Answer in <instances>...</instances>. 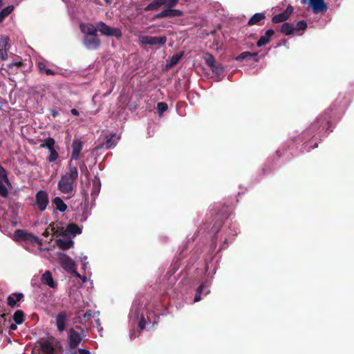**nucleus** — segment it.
I'll use <instances>...</instances> for the list:
<instances>
[{
  "label": "nucleus",
  "instance_id": "1",
  "mask_svg": "<svg viewBox=\"0 0 354 354\" xmlns=\"http://www.w3.org/2000/svg\"><path fill=\"white\" fill-rule=\"evenodd\" d=\"M179 0H153L144 8L145 12L156 11L162 6H165V8L160 12L153 16V19H162L165 17H181L183 12L180 10L173 9L178 3Z\"/></svg>",
  "mask_w": 354,
  "mask_h": 354
},
{
  "label": "nucleus",
  "instance_id": "2",
  "mask_svg": "<svg viewBox=\"0 0 354 354\" xmlns=\"http://www.w3.org/2000/svg\"><path fill=\"white\" fill-rule=\"evenodd\" d=\"M78 177L77 167L71 162H68V172L62 175L58 182L57 188L63 194H71L76 188V180Z\"/></svg>",
  "mask_w": 354,
  "mask_h": 354
},
{
  "label": "nucleus",
  "instance_id": "3",
  "mask_svg": "<svg viewBox=\"0 0 354 354\" xmlns=\"http://www.w3.org/2000/svg\"><path fill=\"white\" fill-rule=\"evenodd\" d=\"M59 263L61 267L66 272L75 274L76 277H80V274L77 272V266L75 262L67 254L61 253L59 254Z\"/></svg>",
  "mask_w": 354,
  "mask_h": 354
},
{
  "label": "nucleus",
  "instance_id": "4",
  "mask_svg": "<svg viewBox=\"0 0 354 354\" xmlns=\"http://www.w3.org/2000/svg\"><path fill=\"white\" fill-rule=\"evenodd\" d=\"M230 207L227 205H223L221 210L216 213V221L214 222L212 230L215 233H218L221 230L223 220L228 218L230 214Z\"/></svg>",
  "mask_w": 354,
  "mask_h": 354
},
{
  "label": "nucleus",
  "instance_id": "5",
  "mask_svg": "<svg viewBox=\"0 0 354 354\" xmlns=\"http://www.w3.org/2000/svg\"><path fill=\"white\" fill-rule=\"evenodd\" d=\"M97 29L102 35L115 37L116 39H120L122 35L120 29L110 27L103 21L97 22Z\"/></svg>",
  "mask_w": 354,
  "mask_h": 354
},
{
  "label": "nucleus",
  "instance_id": "6",
  "mask_svg": "<svg viewBox=\"0 0 354 354\" xmlns=\"http://www.w3.org/2000/svg\"><path fill=\"white\" fill-rule=\"evenodd\" d=\"M15 240L16 241H28L31 243H39V239L33 235L31 233H29L24 230H17L14 233Z\"/></svg>",
  "mask_w": 354,
  "mask_h": 354
},
{
  "label": "nucleus",
  "instance_id": "7",
  "mask_svg": "<svg viewBox=\"0 0 354 354\" xmlns=\"http://www.w3.org/2000/svg\"><path fill=\"white\" fill-rule=\"evenodd\" d=\"M71 313L66 310L60 311L55 317V324L59 332H63L66 328V324L68 322Z\"/></svg>",
  "mask_w": 354,
  "mask_h": 354
},
{
  "label": "nucleus",
  "instance_id": "8",
  "mask_svg": "<svg viewBox=\"0 0 354 354\" xmlns=\"http://www.w3.org/2000/svg\"><path fill=\"white\" fill-rule=\"evenodd\" d=\"M82 43L87 49L94 50L99 48L101 41L97 34H96L93 35H84Z\"/></svg>",
  "mask_w": 354,
  "mask_h": 354
},
{
  "label": "nucleus",
  "instance_id": "9",
  "mask_svg": "<svg viewBox=\"0 0 354 354\" xmlns=\"http://www.w3.org/2000/svg\"><path fill=\"white\" fill-rule=\"evenodd\" d=\"M140 41L142 44L150 46H163L167 41V37H152V36H142L140 37Z\"/></svg>",
  "mask_w": 354,
  "mask_h": 354
},
{
  "label": "nucleus",
  "instance_id": "10",
  "mask_svg": "<svg viewBox=\"0 0 354 354\" xmlns=\"http://www.w3.org/2000/svg\"><path fill=\"white\" fill-rule=\"evenodd\" d=\"M48 203L49 198L46 192L40 190L37 192L35 196V204L41 212L46 209Z\"/></svg>",
  "mask_w": 354,
  "mask_h": 354
},
{
  "label": "nucleus",
  "instance_id": "11",
  "mask_svg": "<svg viewBox=\"0 0 354 354\" xmlns=\"http://www.w3.org/2000/svg\"><path fill=\"white\" fill-rule=\"evenodd\" d=\"M72 153L69 162L72 163L73 160H77L80 157V153L83 148V142L78 139H74L71 145Z\"/></svg>",
  "mask_w": 354,
  "mask_h": 354
},
{
  "label": "nucleus",
  "instance_id": "12",
  "mask_svg": "<svg viewBox=\"0 0 354 354\" xmlns=\"http://www.w3.org/2000/svg\"><path fill=\"white\" fill-rule=\"evenodd\" d=\"M308 2L315 14L324 13L327 10V6L324 0H308Z\"/></svg>",
  "mask_w": 354,
  "mask_h": 354
},
{
  "label": "nucleus",
  "instance_id": "13",
  "mask_svg": "<svg viewBox=\"0 0 354 354\" xmlns=\"http://www.w3.org/2000/svg\"><path fill=\"white\" fill-rule=\"evenodd\" d=\"M293 12L292 6H288L286 9L281 13L273 16L272 21L274 24H278L286 21Z\"/></svg>",
  "mask_w": 354,
  "mask_h": 354
},
{
  "label": "nucleus",
  "instance_id": "14",
  "mask_svg": "<svg viewBox=\"0 0 354 354\" xmlns=\"http://www.w3.org/2000/svg\"><path fill=\"white\" fill-rule=\"evenodd\" d=\"M68 339L69 346L71 348H75L82 340L80 334L73 328H70L68 330Z\"/></svg>",
  "mask_w": 354,
  "mask_h": 354
},
{
  "label": "nucleus",
  "instance_id": "15",
  "mask_svg": "<svg viewBox=\"0 0 354 354\" xmlns=\"http://www.w3.org/2000/svg\"><path fill=\"white\" fill-rule=\"evenodd\" d=\"M80 28L84 35H93L97 34V23L94 26L93 24L90 23H82L80 25Z\"/></svg>",
  "mask_w": 354,
  "mask_h": 354
},
{
  "label": "nucleus",
  "instance_id": "16",
  "mask_svg": "<svg viewBox=\"0 0 354 354\" xmlns=\"http://www.w3.org/2000/svg\"><path fill=\"white\" fill-rule=\"evenodd\" d=\"M24 297L23 293L14 292L7 297V304L11 308L19 307L18 302L21 301Z\"/></svg>",
  "mask_w": 354,
  "mask_h": 354
},
{
  "label": "nucleus",
  "instance_id": "17",
  "mask_svg": "<svg viewBox=\"0 0 354 354\" xmlns=\"http://www.w3.org/2000/svg\"><path fill=\"white\" fill-rule=\"evenodd\" d=\"M25 66L22 62H15L7 64L4 70L8 75H15L19 73L20 69Z\"/></svg>",
  "mask_w": 354,
  "mask_h": 354
},
{
  "label": "nucleus",
  "instance_id": "18",
  "mask_svg": "<svg viewBox=\"0 0 354 354\" xmlns=\"http://www.w3.org/2000/svg\"><path fill=\"white\" fill-rule=\"evenodd\" d=\"M39 344V350L42 354H56V350L52 342L46 340L40 342Z\"/></svg>",
  "mask_w": 354,
  "mask_h": 354
},
{
  "label": "nucleus",
  "instance_id": "19",
  "mask_svg": "<svg viewBox=\"0 0 354 354\" xmlns=\"http://www.w3.org/2000/svg\"><path fill=\"white\" fill-rule=\"evenodd\" d=\"M42 283L49 286L52 288H55L57 286V283L54 281L52 274L50 271H46L41 277Z\"/></svg>",
  "mask_w": 354,
  "mask_h": 354
},
{
  "label": "nucleus",
  "instance_id": "20",
  "mask_svg": "<svg viewBox=\"0 0 354 354\" xmlns=\"http://www.w3.org/2000/svg\"><path fill=\"white\" fill-rule=\"evenodd\" d=\"M9 41V37L7 36H1L0 38V59L6 60L8 58L6 47Z\"/></svg>",
  "mask_w": 354,
  "mask_h": 354
},
{
  "label": "nucleus",
  "instance_id": "21",
  "mask_svg": "<svg viewBox=\"0 0 354 354\" xmlns=\"http://www.w3.org/2000/svg\"><path fill=\"white\" fill-rule=\"evenodd\" d=\"M274 35V31L272 29L268 30L265 35L261 36L257 42V46L258 47H261L264 45L268 44L270 41V38L272 36Z\"/></svg>",
  "mask_w": 354,
  "mask_h": 354
},
{
  "label": "nucleus",
  "instance_id": "22",
  "mask_svg": "<svg viewBox=\"0 0 354 354\" xmlns=\"http://www.w3.org/2000/svg\"><path fill=\"white\" fill-rule=\"evenodd\" d=\"M66 236H75L82 233V229L75 223H69L65 228Z\"/></svg>",
  "mask_w": 354,
  "mask_h": 354
},
{
  "label": "nucleus",
  "instance_id": "23",
  "mask_svg": "<svg viewBox=\"0 0 354 354\" xmlns=\"http://www.w3.org/2000/svg\"><path fill=\"white\" fill-rule=\"evenodd\" d=\"M11 322L10 318L8 314L3 313L0 310V334L3 333L4 328H8Z\"/></svg>",
  "mask_w": 354,
  "mask_h": 354
},
{
  "label": "nucleus",
  "instance_id": "24",
  "mask_svg": "<svg viewBox=\"0 0 354 354\" xmlns=\"http://www.w3.org/2000/svg\"><path fill=\"white\" fill-rule=\"evenodd\" d=\"M266 19V15L263 12L254 14L248 21V26L260 25V22Z\"/></svg>",
  "mask_w": 354,
  "mask_h": 354
},
{
  "label": "nucleus",
  "instance_id": "25",
  "mask_svg": "<svg viewBox=\"0 0 354 354\" xmlns=\"http://www.w3.org/2000/svg\"><path fill=\"white\" fill-rule=\"evenodd\" d=\"M257 56H258V53H251L249 51H245V52L241 53L240 55H239L236 57V60L242 61L245 59L252 58L255 62H258L259 58L257 57Z\"/></svg>",
  "mask_w": 354,
  "mask_h": 354
},
{
  "label": "nucleus",
  "instance_id": "26",
  "mask_svg": "<svg viewBox=\"0 0 354 354\" xmlns=\"http://www.w3.org/2000/svg\"><path fill=\"white\" fill-rule=\"evenodd\" d=\"M56 243L57 246L63 250L69 249L73 245V241L71 239H59L56 241Z\"/></svg>",
  "mask_w": 354,
  "mask_h": 354
},
{
  "label": "nucleus",
  "instance_id": "27",
  "mask_svg": "<svg viewBox=\"0 0 354 354\" xmlns=\"http://www.w3.org/2000/svg\"><path fill=\"white\" fill-rule=\"evenodd\" d=\"M281 32L286 35H290L295 32V26L292 23L284 22L281 27Z\"/></svg>",
  "mask_w": 354,
  "mask_h": 354
},
{
  "label": "nucleus",
  "instance_id": "28",
  "mask_svg": "<svg viewBox=\"0 0 354 354\" xmlns=\"http://www.w3.org/2000/svg\"><path fill=\"white\" fill-rule=\"evenodd\" d=\"M53 203L55 205V207L60 212H64L67 209V205L64 203L62 199L58 196L55 197L53 200Z\"/></svg>",
  "mask_w": 354,
  "mask_h": 354
},
{
  "label": "nucleus",
  "instance_id": "29",
  "mask_svg": "<svg viewBox=\"0 0 354 354\" xmlns=\"http://www.w3.org/2000/svg\"><path fill=\"white\" fill-rule=\"evenodd\" d=\"M55 141L54 138L48 137L44 140V143L40 145L41 148H46L48 150L55 147Z\"/></svg>",
  "mask_w": 354,
  "mask_h": 354
},
{
  "label": "nucleus",
  "instance_id": "30",
  "mask_svg": "<svg viewBox=\"0 0 354 354\" xmlns=\"http://www.w3.org/2000/svg\"><path fill=\"white\" fill-rule=\"evenodd\" d=\"M12 318L17 324H21L24 321V313L22 310H17L15 312Z\"/></svg>",
  "mask_w": 354,
  "mask_h": 354
},
{
  "label": "nucleus",
  "instance_id": "31",
  "mask_svg": "<svg viewBox=\"0 0 354 354\" xmlns=\"http://www.w3.org/2000/svg\"><path fill=\"white\" fill-rule=\"evenodd\" d=\"M115 133H113L109 136H106L104 143L100 148L105 147L106 149H111L113 147L115 146L113 142V138H115Z\"/></svg>",
  "mask_w": 354,
  "mask_h": 354
},
{
  "label": "nucleus",
  "instance_id": "32",
  "mask_svg": "<svg viewBox=\"0 0 354 354\" xmlns=\"http://www.w3.org/2000/svg\"><path fill=\"white\" fill-rule=\"evenodd\" d=\"M13 10H14L13 6H8L6 7L5 8H3L0 12V23L2 22L3 21V19L12 12Z\"/></svg>",
  "mask_w": 354,
  "mask_h": 354
},
{
  "label": "nucleus",
  "instance_id": "33",
  "mask_svg": "<svg viewBox=\"0 0 354 354\" xmlns=\"http://www.w3.org/2000/svg\"><path fill=\"white\" fill-rule=\"evenodd\" d=\"M53 225L54 223L50 225V227L51 228V231L53 232L54 234L58 236H66L64 227H60L55 228Z\"/></svg>",
  "mask_w": 354,
  "mask_h": 354
},
{
  "label": "nucleus",
  "instance_id": "34",
  "mask_svg": "<svg viewBox=\"0 0 354 354\" xmlns=\"http://www.w3.org/2000/svg\"><path fill=\"white\" fill-rule=\"evenodd\" d=\"M48 151L50 152V155L47 157V160L49 162H55L59 158V153H57L55 147Z\"/></svg>",
  "mask_w": 354,
  "mask_h": 354
},
{
  "label": "nucleus",
  "instance_id": "35",
  "mask_svg": "<svg viewBox=\"0 0 354 354\" xmlns=\"http://www.w3.org/2000/svg\"><path fill=\"white\" fill-rule=\"evenodd\" d=\"M205 64L211 68L216 62L214 56L210 53H207L205 58Z\"/></svg>",
  "mask_w": 354,
  "mask_h": 354
},
{
  "label": "nucleus",
  "instance_id": "36",
  "mask_svg": "<svg viewBox=\"0 0 354 354\" xmlns=\"http://www.w3.org/2000/svg\"><path fill=\"white\" fill-rule=\"evenodd\" d=\"M92 317V311L91 310H87L82 317H78L80 324H85Z\"/></svg>",
  "mask_w": 354,
  "mask_h": 354
},
{
  "label": "nucleus",
  "instance_id": "37",
  "mask_svg": "<svg viewBox=\"0 0 354 354\" xmlns=\"http://www.w3.org/2000/svg\"><path fill=\"white\" fill-rule=\"evenodd\" d=\"M213 73L221 75L223 73L224 68L221 64L216 63L211 68Z\"/></svg>",
  "mask_w": 354,
  "mask_h": 354
},
{
  "label": "nucleus",
  "instance_id": "38",
  "mask_svg": "<svg viewBox=\"0 0 354 354\" xmlns=\"http://www.w3.org/2000/svg\"><path fill=\"white\" fill-rule=\"evenodd\" d=\"M325 119L324 118H317L316 120V121H315L312 125H311V129L314 131H317L319 129L320 126L323 125V124L325 122Z\"/></svg>",
  "mask_w": 354,
  "mask_h": 354
},
{
  "label": "nucleus",
  "instance_id": "39",
  "mask_svg": "<svg viewBox=\"0 0 354 354\" xmlns=\"http://www.w3.org/2000/svg\"><path fill=\"white\" fill-rule=\"evenodd\" d=\"M307 23L304 20H301L295 26V31L305 30L307 28Z\"/></svg>",
  "mask_w": 354,
  "mask_h": 354
},
{
  "label": "nucleus",
  "instance_id": "40",
  "mask_svg": "<svg viewBox=\"0 0 354 354\" xmlns=\"http://www.w3.org/2000/svg\"><path fill=\"white\" fill-rule=\"evenodd\" d=\"M168 109V105L166 102H161L157 104V110L160 115L162 114Z\"/></svg>",
  "mask_w": 354,
  "mask_h": 354
},
{
  "label": "nucleus",
  "instance_id": "41",
  "mask_svg": "<svg viewBox=\"0 0 354 354\" xmlns=\"http://www.w3.org/2000/svg\"><path fill=\"white\" fill-rule=\"evenodd\" d=\"M183 53H177L174 55L170 59V66L176 65L181 59Z\"/></svg>",
  "mask_w": 354,
  "mask_h": 354
},
{
  "label": "nucleus",
  "instance_id": "42",
  "mask_svg": "<svg viewBox=\"0 0 354 354\" xmlns=\"http://www.w3.org/2000/svg\"><path fill=\"white\" fill-rule=\"evenodd\" d=\"M0 196L3 197H6L8 196V189L3 183L1 179H0Z\"/></svg>",
  "mask_w": 354,
  "mask_h": 354
},
{
  "label": "nucleus",
  "instance_id": "43",
  "mask_svg": "<svg viewBox=\"0 0 354 354\" xmlns=\"http://www.w3.org/2000/svg\"><path fill=\"white\" fill-rule=\"evenodd\" d=\"M0 178L1 180H3L6 182L8 181V177H7V172L6 169L0 165Z\"/></svg>",
  "mask_w": 354,
  "mask_h": 354
},
{
  "label": "nucleus",
  "instance_id": "44",
  "mask_svg": "<svg viewBox=\"0 0 354 354\" xmlns=\"http://www.w3.org/2000/svg\"><path fill=\"white\" fill-rule=\"evenodd\" d=\"M80 170L82 171V172H84V174L86 176H89V174H90L89 171H88L87 167L84 162H82L80 165Z\"/></svg>",
  "mask_w": 354,
  "mask_h": 354
},
{
  "label": "nucleus",
  "instance_id": "45",
  "mask_svg": "<svg viewBox=\"0 0 354 354\" xmlns=\"http://www.w3.org/2000/svg\"><path fill=\"white\" fill-rule=\"evenodd\" d=\"M37 68L40 73H44L45 71L47 69L46 64L44 62H38Z\"/></svg>",
  "mask_w": 354,
  "mask_h": 354
},
{
  "label": "nucleus",
  "instance_id": "46",
  "mask_svg": "<svg viewBox=\"0 0 354 354\" xmlns=\"http://www.w3.org/2000/svg\"><path fill=\"white\" fill-rule=\"evenodd\" d=\"M145 325H146V322H145V317H144V316H142L138 322V327L140 328V330H143L145 328Z\"/></svg>",
  "mask_w": 354,
  "mask_h": 354
},
{
  "label": "nucleus",
  "instance_id": "47",
  "mask_svg": "<svg viewBox=\"0 0 354 354\" xmlns=\"http://www.w3.org/2000/svg\"><path fill=\"white\" fill-rule=\"evenodd\" d=\"M205 286V283H202L198 287V288L196 289V293H199V294H201L202 292H203V290L204 288V287Z\"/></svg>",
  "mask_w": 354,
  "mask_h": 354
},
{
  "label": "nucleus",
  "instance_id": "48",
  "mask_svg": "<svg viewBox=\"0 0 354 354\" xmlns=\"http://www.w3.org/2000/svg\"><path fill=\"white\" fill-rule=\"evenodd\" d=\"M50 113L53 118H56L57 116L59 115V112L53 109H50Z\"/></svg>",
  "mask_w": 354,
  "mask_h": 354
},
{
  "label": "nucleus",
  "instance_id": "49",
  "mask_svg": "<svg viewBox=\"0 0 354 354\" xmlns=\"http://www.w3.org/2000/svg\"><path fill=\"white\" fill-rule=\"evenodd\" d=\"M78 353L80 354H91V352L88 350L84 348H79Z\"/></svg>",
  "mask_w": 354,
  "mask_h": 354
},
{
  "label": "nucleus",
  "instance_id": "50",
  "mask_svg": "<svg viewBox=\"0 0 354 354\" xmlns=\"http://www.w3.org/2000/svg\"><path fill=\"white\" fill-rule=\"evenodd\" d=\"M44 73H46L47 75H54L55 74V73L53 70L48 68L45 71Z\"/></svg>",
  "mask_w": 354,
  "mask_h": 354
},
{
  "label": "nucleus",
  "instance_id": "51",
  "mask_svg": "<svg viewBox=\"0 0 354 354\" xmlns=\"http://www.w3.org/2000/svg\"><path fill=\"white\" fill-rule=\"evenodd\" d=\"M201 294L196 292L195 296H194V302H198V301H199L201 299Z\"/></svg>",
  "mask_w": 354,
  "mask_h": 354
},
{
  "label": "nucleus",
  "instance_id": "52",
  "mask_svg": "<svg viewBox=\"0 0 354 354\" xmlns=\"http://www.w3.org/2000/svg\"><path fill=\"white\" fill-rule=\"evenodd\" d=\"M71 113L72 115H73L75 116H78L79 115V111L76 109H72L71 110Z\"/></svg>",
  "mask_w": 354,
  "mask_h": 354
},
{
  "label": "nucleus",
  "instance_id": "53",
  "mask_svg": "<svg viewBox=\"0 0 354 354\" xmlns=\"http://www.w3.org/2000/svg\"><path fill=\"white\" fill-rule=\"evenodd\" d=\"M10 330H15V329H17V325L15 324H13V323H11L10 324V326H9V328H8Z\"/></svg>",
  "mask_w": 354,
  "mask_h": 354
},
{
  "label": "nucleus",
  "instance_id": "54",
  "mask_svg": "<svg viewBox=\"0 0 354 354\" xmlns=\"http://www.w3.org/2000/svg\"><path fill=\"white\" fill-rule=\"evenodd\" d=\"M325 122H326V125L327 126L326 129H328V126L330 124V122L328 120H326V121H325Z\"/></svg>",
  "mask_w": 354,
  "mask_h": 354
},
{
  "label": "nucleus",
  "instance_id": "55",
  "mask_svg": "<svg viewBox=\"0 0 354 354\" xmlns=\"http://www.w3.org/2000/svg\"><path fill=\"white\" fill-rule=\"evenodd\" d=\"M43 235L45 236H48V232L47 230H46L44 233H43Z\"/></svg>",
  "mask_w": 354,
  "mask_h": 354
},
{
  "label": "nucleus",
  "instance_id": "56",
  "mask_svg": "<svg viewBox=\"0 0 354 354\" xmlns=\"http://www.w3.org/2000/svg\"><path fill=\"white\" fill-rule=\"evenodd\" d=\"M3 5V1L0 0V8Z\"/></svg>",
  "mask_w": 354,
  "mask_h": 354
},
{
  "label": "nucleus",
  "instance_id": "57",
  "mask_svg": "<svg viewBox=\"0 0 354 354\" xmlns=\"http://www.w3.org/2000/svg\"><path fill=\"white\" fill-rule=\"evenodd\" d=\"M209 290H207V291H206V292L205 293V295L208 294V293H209Z\"/></svg>",
  "mask_w": 354,
  "mask_h": 354
},
{
  "label": "nucleus",
  "instance_id": "58",
  "mask_svg": "<svg viewBox=\"0 0 354 354\" xmlns=\"http://www.w3.org/2000/svg\"><path fill=\"white\" fill-rule=\"evenodd\" d=\"M318 145L317 143L315 144V147H317Z\"/></svg>",
  "mask_w": 354,
  "mask_h": 354
}]
</instances>
